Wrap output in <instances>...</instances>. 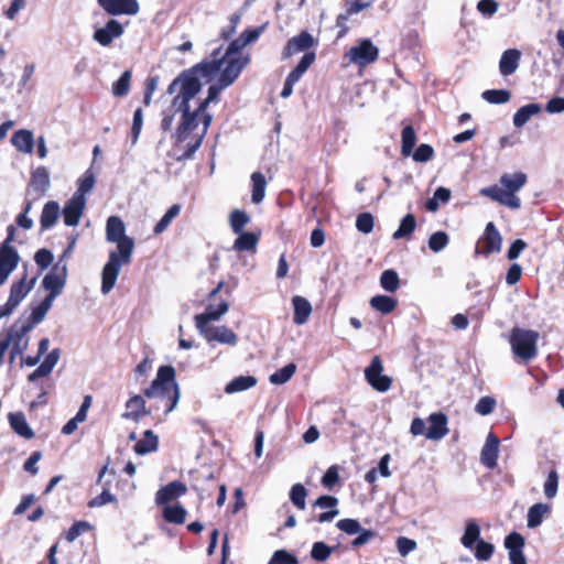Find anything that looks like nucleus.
<instances>
[{"label": "nucleus", "instance_id": "obj_1", "mask_svg": "<svg viewBox=\"0 0 564 564\" xmlns=\"http://www.w3.org/2000/svg\"><path fill=\"white\" fill-rule=\"evenodd\" d=\"M245 67L241 61L216 48L209 58L184 70L170 84L167 93L174 95L173 107L183 112L174 133L176 142H184L202 121L203 133L195 148L199 145L213 121L207 107L218 102L220 93L237 80Z\"/></svg>", "mask_w": 564, "mask_h": 564}, {"label": "nucleus", "instance_id": "obj_2", "mask_svg": "<svg viewBox=\"0 0 564 564\" xmlns=\"http://www.w3.org/2000/svg\"><path fill=\"white\" fill-rule=\"evenodd\" d=\"M106 239L117 245L110 251L108 261L101 272V293L108 294L116 285L122 265L131 262L134 240L126 235V225L118 216H110L106 223Z\"/></svg>", "mask_w": 564, "mask_h": 564}, {"label": "nucleus", "instance_id": "obj_3", "mask_svg": "<svg viewBox=\"0 0 564 564\" xmlns=\"http://www.w3.org/2000/svg\"><path fill=\"white\" fill-rule=\"evenodd\" d=\"M527 180V175L522 172L505 173L499 180L501 186L485 187L479 193L509 208L519 209L521 202L517 193L525 185Z\"/></svg>", "mask_w": 564, "mask_h": 564}, {"label": "nucleus", "instance_id": "obj_4", "mask_svg": "<svg viewBox=\"0 0 564 564\" xmlns=\"http://www.w3.org/2000/svg\"><path fill=\"white\" fill-rule=\"evenodd\" d=\"M149 399L159 398L164 402L165 413H171L177 405L181 397L180 387L175 381V370L172 366L159 368L155 379L144 390Z\"/></svg>", "mask_w": 564, "mask_h": 564}, {"label": "nucleus", "instance_id": "obj_5", "mask_svg": "<svg viewBox=\"0 0 564 564\" xmlns=\"http://www.w3.org/2000/svg\"><path fill=\"white\" fill-rule=\"evenodd\" d=\"M540 334L536 330L514 327L511 330L509 344L516 357L528 361L538 355Z\"/></svg>", "mask_w": 564, "mask_h": 564}, {"label": "nucleus", "instance_id": "obj_6", "mask_svg": "<svg viewBox=\"0 0 564 564\" xmlns=\"http://www.w3.org/2000/svg\"><path fill=\"white\" fill-rule=\"evenodd\" d=\"M8 236L0 246V286L4 285L11 273L18 268L20 254L12 246L15 236V226L7 228Z\"/></svg>", "mask_w": 564, "mask_h": 564}, {"label": "nucleus", "instance_id": "obj_7", "mask_svg": "<svg viewBox=\"0 0 564 564\" xmlns=\"http://www.w3.org/2000/svg\"><path fill=\"white\" fill-rule=\"evenodd\" d=\"M36 278L30 280L24 274L19 281L13 282L10 286L9 297L4 305L0 306V319L10 316L20 303L33 290Z\"/></svg>", "mask_w": 564, "mask_h": 564}, {"label": "nucleus", "instance_id": "obj_8", "mask_svg": "<svg viewBox=\"0 0 564 564\" xmlns=\"http://www.w3.org/2000/svg\"><path fill=\"white\" fill-rule=\"evenodd\" d=\"M378 56L379 48L370 40L364 39L351 46L344 57L349 64H356L362 68L377 61Z\"/></svg>", "mask_w": 564, "mask_h": 564}, {"label": "nucleus", "instance_id": "obj_9", "mask_svg": "<svg viewBox=\"0 0 564 564\" xmlns=\"http://www.w3.org/2000/svg\"><path fill=\"white\" fill-rule=\"evenodd\" d=\"M66 276L67 264L66 262H63V259H59L54 269L43 279V286L50 292V294L46 296L47 299L54 301L55 297L62 293Z\"/></svg>", "mask_w": 564, "mask_h": 564}, {"label": "nucleus", "instance_id": "obj_10", "mask_svg": "<svg viewBox=\"0 0 564 564\" xmlns=\"http://www.w3.org/2000/svg\"><path fill=\"white\" fill-rule=\"evenodd\" d=\"M383 366L378 356L373 357L369 367L365 370V376L370 386L380 392H386L391 387V379L382 375Z\"/></svg>", "mask_w": 564, "mask_h": 564}, {"label": "nucleus", "instance_id": "obj_11", "mask_svg": "<svg viewBox=\"0 0 564 564\" xmlns=\"http://www.w3.org/2000/svg\"><path fill=\"white\" fill-rule=\"evenodd\" d=\"M32 330L31 326L23 324L19 328H12L6 339H10L12 349L10 352L11 361L14 360L15 356H21L29 347V333Z\"/></svg>", "mask_w": 564, "mask_h": 564}, {"label": "nucleus", "instance_id": "obj_12", "mask_svg": "<svg viewBox=\"0 0 564 564\" xmlns=\"http://www.w3.org/2000/svg\"><path fill=\"white\" fill-rule=\"evenodd\" d=\"M198 332L208 343L217 341L219 344L235 346L238 341V336L226 326H209Z\"/></svg>", "mask_w": 564, "mask_h": 564}, {"label": "nucleus", "instance_id": "obj_13", "mask_svg": "<svg viewBox=\"0 0 564 564\" xmlns=\"http://www.w3.org/2000/svg\"><path fill=\"white\" fill-rule=\"evenodd\" d=\"M524 544V538L520 533L512 532L506 536L505 547L508 550L511 564H528L523 554Z\"/></svg>", "mask_w": 564, "mask_h": 564}, {"label": "nucleus", "instance_id": "obj_14", "mask_svg": "<svg viewBox=\"0 0 564 564\" xmlns=\"http://www.w3.org/2000/svg\"><path fill=\"white\" fill-rule=\"evenodd\" d=\"M316 44L317 42L315 41V39L310 33L303 31L299 35L289 40L282 52V57L289 58L294 54L314 47Z\"/></svg>", "mask_w": 564, "mask_h": 564}, {"label": "nucleus", "instance_id": "obj_15", "mask_svg": "<svg viewBox=\"0 0 564 564\" xmlns=\"http://www.w3.org/2000/svg\"><path fill=\"white\" fill-rule=\"evenodd\" d=\"M99 6L109 14H137L139 4L137 0H98Z\"/></svg>", "mask_w": 564, "mask_h": 564}, {"label": "nucleus", "instance_id": "obj_16", "mask_svg": "<svg viewBox=\"0 0 564 564\" xmlns=\"http://www.w3.org/2000/svg\"><path fill=\"white\" fill-rule=\"evenodd\" d=\"M86 206V198H72L65 204L62 215L64 224L69 227L77 226Z\"/></svg>", "mask_w": 564, "mask_h": 564}, {"label": "nucleus", "instance_id": "obj_17", "mask_svg": "<svg viewBox=\"0 0 564 564\" xmlns=\"http://www.w3.org/2000/svg\"><path fill=\"white\" fill-rule=\"evenodd\" d=\"M123 33L122 25L117 20H110L108 23L94 32V40L102 46H108L113 40L120 37Z\"/></svg>", "mask_w": 564, "mask_h": 564}, {"label": "nucleus", "instance_id": "obj_18", "mask_svg": "<svg viewBox=\"0 0 564 564\" xmlns=\"http://www.w3.org/2000/svg\"><path fill=\"white\" fill-rule=\"evenodd\" d=\"M429 427L426 438L431 441H440L448 434L447 417L445 414L437 412L432 413L427 417Z\"/></svg>", "mask_w": 564, "mask_h": 564}, {"label": "nucleus", "instance_id": "obj_19", "mask_svg": "<svg viewBox=\"0 0 564 564\" xmlns=\"http://www.w3.org/2000/svg\"><path fill=\"white\" fill-rule=\"evenodd\" d=\"M499 444L500 441L495 434L489 433L487 435L485 445L482 446L480 453V460L487 468L492 469L496 467L499 453Z\"/></svg>", "mask_w": 564, "mask_h": 564}, {"label": "nucleus", "instance_id": "obj_20", "mask_svg": "<svg viewBox=\"0 0 564 564\" xmlns=\"http://www.w3.org/2000/svg\"><path fill=\"white\" fill-rule=\"evenodd\" d=\"M228 310L229 305L227 302H221L217 307L209 305L204 313L195 316L196 328L199 330L209 327L210 322L219 321Z\"/></svg>", "mask_w": 564, "mask_h": 564}, {"label": "nucleus", "instance_id": "obj_21", "mask_svg": "<svg viewBox=\"0 0 564 564\" xmlns=\"http://www.w3.org/2000/svg\"><path fill=\"white\" fill-rule=\"evenodd\" d=\"M501 236L492 223H488L485 232L481 237L480 243L482 245L481 253L490 254L499 252L501 249Z\"/></svg>", "mask_w": 564, "mask_h": 564}, {"label": "nucleus", "instance_id": "obj_22", "mask_svg": "<svg viewBox=\"0 0 564 564\" xmlns=\"http://www.w3.org/2000/svg\"><path fill=\"white\" fill-rule=\"evenodd\" d=\"M11 144L23 154H32L34 150V134L29 129H19L11 135Z\"/></svg>", "mask_w": 564, "mask_h": 564}, {"label": "nucleus", "instance_id": "obj_23", "mask_svg": "<svg viewBox=\"0 0 564 564\" xmlns=\"http://www.w3.org/2000/svg\"><path fill=\"white\" fill-rule=\"evenodd\" d=\"M187 487L181 481H172L162 487L155 495V501L159 505H165L173 499L185 495Z\"/></svg>", "mask_w": 564, "mask_h": 564}, {"label": "nucleus", "instance_id": "obj_24", "mask_svg": "<svg viewBox=\"0 0 564 564\" xmlns=\"http://www.w3.org/2000/svg\"><path fill=\"white\" fill-rule=\"evenodd\" d=\"M521 52L517 48L506 50L499 61V72L502 76H510L513 74L520 64Z\"/></svg>", "mask_w": 564, "mask_h": 564}, {"label": "nucleus", "instance_id": "obj_25", "mask_svg": "<svg viewBox=\"0 0 564 564\" xmlns=\"http://www.w3.org/2000/svg\"><path fill=\"white\" fill-rule=\"evenodd\" d=\"M59 357V349H53L51 352L46 355L42 364L29 376V380L35 381L39 378L48 376L57 365Z\"/></svg>", "mask_w": 564, "mask_h": 564}, {"label": "nucleus", "instance_id": "obj_26", "mask_svg": "<svg viewBox=\"0 0 564 564\" xmlns=\"http://www.w3.org/2000/svg\"><path fill=\"white\" fill-rule=\"evenodd\" d=\"M50 175L44 166L35 169L31 174L30 186L39 195H44L50 188Z\"/></svg>", "mask_w": 564, "mask_h": 564}, {"label": "nucleus", "instance_id": "obj_27", "mask_svg": "<svg viewBox=\"0 0 564 564\" xmlns=\"http://www.w3.org/2000/svg\"><path fill=\"white\" fill-rule=\"evenodd\" d=\"M8 420L11 429L20 436L30 440L34 436L33 430L30 427L25 415L22 412L9 413Z\"/></svg>", "mask_w": 564, "mask_h": 564}, {"label": "nucleus", "instance_id": "obj_28", "mask_svg": "<svg viewBox=\"0 0 564 564\" xmlns=\"http://www.w3.org/2000/svg\"><path fill=\"white\" fill-rule=\"evenodd\" d=\"M292 305L294 308V323L296 325L305 324L312 314L311 303L305 297L295 295L292 299Z\"/></svg>", "mask_w": 564, "mask_h": 564}, {"label": "nucleus", "instance_id": "obj_29", "mask_svg": "<svg viewBox=\"0 0 564 564\" xmlns=\"http://www.w3.org/2000/svg\"><path fill=\"white\" fill-rule=\"evenodd\" d=\"M127 412L122 414V417L133 421H139L143 415L149 414L145 409L144 399L141 395H133L126 403Z\"/></svg>", "mask_w": 564, "mask_h": 564}, {"label": "nucleus", "instance_id": "obj_30", "mask_svg": "<svg viewBox=\"0 0 564 564\" xmlns=\"http://www.w3.org/2000/svg\"><path fill=\"white\" fill-rule=\"evenodd\" d=\"M248 45V40H245V36L240 35L238 39L234 40L223 52L229 58H236L242 62L243 66H247L250 62L249 54L243 52V48Z\"/></svg>", "mask_w": 564, "mask_h": 564}, {"label": "nucleus", "instance_id": "obj_31", "mask_svg": "<svg viewBox=\"0 0 564 564\" xmlns=\"http://www.w3.org/2000/svg\"><path fill=\"white\" fill-rule=\"evenodd\" d=\"M61 214V208L57 202L50 200L47 202L42 210L40 224L43 230L50 229L53 227L58 219Z\"/></svg>", "mask_w": 564, "mask_h": 564}, {"label": "nucleus", "instance_id": "obj_32", "mask_svg": "<svg viewBox=\"0 0 564 564\" xmlns=\"http://www.w3.org/2000/svg\"><path fill=\"white\" fill-rule=\"evenodd\" d=\"M551 511V507L546 503H535L529 508L527 514V525L530 529H535L543 522L545 516Z\"/></svg>", "mask_w": 564, "mask_h": 564}, {"label": "nucleus", "instance_id": "obj_33", "mask_svg": "<svg viewBox=\"0 0 564 564\" xmlns=\"http://www.w3.org/2000/svg\"><path fill=\"white\" fill-rule=\"evenodd\" d=\"M256 384L257 379L253 376H239L234 378L230 382L226 384L225 392L227 394H234L237 392H242L248 389H251Z\"/></svg>", "mask_w": 564, "mask_h": 564}, {"label": "nucleus", "instance_id": "obj_34", "mask_svg": "<svg viewBox=\"0 0 564 564\" xmlns=\"http://www.w3.org/2000/svg\"><path fill=\"white\" fill-rule=\"evenodd\" d=\"M252 194L251 200L254 204H260L265 196L267 181L261 172H253L251 174Z\"/></svg>", "mask_w": 564, "mask_h": 564}, {"label": "nucleus", "instance_id": "obj_35", "mask_svg": "<svg viewBox=\"0 0 564 564\" xmlns=\"http://www.w3.org/2000/svg\"><path fill=\"white\" fill-rule=\"evenodd\" d=\"M541 111V106L538 104H529L520 109L513 116V124L517 128L523 127L533 116Z\"/></svg>", "mask_w": 564, "mask_h": 564}, {"label": "nucleus", "instance_id": "obj_36", "mask_svg": "<svg viewBox=\"0 0 564 564\" xmlns=\"http://www.w3.org/2000/svg\"><path fill=\"white\" fill-rule=\"evenodd\" d=\"M479 540L480 527L476 523L475 520L467 521L464 534L460 539L463 546L470 550L474 547L475 543H478Z\"/></svg>", "mask_w": 564, "mask_h": 564}, {"label": "nucleus", "instance_id": "obj_37", "mask_svg": "<svg viewBox=\"0 0 564 564\" xmlns=\"http://www.w3.org/2000/svg\"><path fill=\"white\" fill-rule=\"evenodd\" d=\"M52 304L53 301L51 299L45 297L37 306H35L32 310L29 321L24 324L31 326V328L33 329L35 325L40 324L44 319L47 312L51 310Z\"/></svg>", "mask_w": 564, "mask_h": 564}, {"label": "nucleus", "instance_id": "obj_38", "mask_svg": "<svg viewBox=\"0 0 564 564\" xmlns=\"http://www.w3.org/2000/svg\"><path fill=\"white\" fill-rule=\"evenodd\" d=\"M369 303L373 310L382 314L391 313L398 304L397 300L388 295H375Z\"/></svg>", "mask_w": 564, "mask_h": 564}, {"label": "nucleus", "instance_id": "obj_39", "mask_svg": "<svg viewBox=\"0 0 564 564\" xmlns=\"http://www.w3.org/2000/svg\"><path fill=\"white\" fill-rule=\"evenodd\" d=\"M158 437L152 431L144 432L143 438L134 445V452L139 455H144L154 452L158 448Z\"/></svg>", "mask_w": 564, "mask_h": 564}, {"label": "nucleus", "instance_id": "obj_40", "mask_svg": "<svg viewBox=\"0 0 564 564\" xmlns=\"http://www.w3.org/2000/svg\"><path fill=\"white\" fill-rule=\"evenodd\" d=\"M187 511L186 509L176 503V505H167L164 508L163 517L167 522L182 524L186 519Z\"/></svg>", "mask_w": 564, "mask_h": 564}, {"label": "nucleus", "instance_id": "obj_41", "mask_svg": "<svg viewBox=\"0 0 564 564\" xmlns=\"http://www.w3.org/2000/svg\"><path fill=\"white\" fill-rule=\"evenodd\" d=\"M235 240L234 249L236 251H253L258 243V236L253 232H241Z\"/></svg>", "mask_w": 564, "mask_h": 564}, {"label": "nucleus", "instance_id": "obj_42", "mask_svg": "<svg viewBox=\"0 0 564 564\" xmlns=\"http://www.w3.org/2000/svg\"><path fill=\"white\" fill-rule=\"evenodd\" d=\"M96 183V177L93 171L87 170L78 180V188L74 196L85 198V195L91 192Z\"/></svg>", "mask_w": 564, "mask_h": 564}, {"label": "nucleus", "instance_id": "obj_43", "mask_svg": "<svg viewBox=\"0 0 564 564\" xmlns=\"http://www.w3.org/2000/svg\"><path fill=\"white\" fill-rule=\"evenodd\" d=\"M249 223V215L241 209H235L229 215V224L235 234H241Z\"/></svg>", "mask_w": 564, "mask_h": 564}, {"label": "nucleus", "instance_id": "obj_44", "mask_svg": "<svg viewBox=\"0 0 564 564\" xmlns=\"http://www.w3.org/2000/svg\"><path fill=\"white\" fill-rule=\"evenodd\" d=\"M451 198V191L448 188H445V187H438L433 197L430 198L426 203H425V208L431 212V213H435L437 212L438 207H440V203H447Z\"/></svg>", "mask_w": 564, "mask_h": 564}, {"label": "nucleus", "instance_id": "obj_45", "mask_svg": "<svg viewBox=\"0 0 564 564\" xmlns=\"http://www.w3.org/2000/svg\"><path fill=\"white\" fill-rule=\"evenodd\" d=\"M296 371V365L291 362L272 373L269 378L272 384H283L288 382Z\"/></svg>", "mask_w": 564, "mask_h": 564}, {"label": "nucleus", "instance_id": "obj_46", "mask_svg": "<svg viewBox=\"0 0 564 564\" xmlns=\"http://www.w3.org/2000/svg\"><path fill=\"white\" fill-rule=\"evenodd\" d=\"M416 221L412 214H408L401 220L399 228L392 235L393 239H401L408 237L415 229Z\"/></svg>", "mask_w": 564, "mask_h": 564}, {"label": "nucleus", "instance_id": "obj_47", "mask_svg": "<svg viewBox=\"0 0 564 564\" xmlns=\"http://www.w3.org/2000/svg\"><path fill=\"white\" fill-rule=\"evenodd\" d=\"M181 212V206L175 204L172 205L167 212L163 215V217L159 220V223L155 225L153 231L156 235L162 234L171 224V221L178 216Z\"/></svg>", "mask_w": 564, "mask_h": 564}, {"label": "nucleus", "instance_id": "obj_48", "mask_svg": "<svg viewBox=\"0 0 564 564\" xmlns=\"http://www.w3.org/2000/svg\"><path fill=\"white\" fill-rule=\"evenodd\" d=\"M334 547L324 542H315L311 550V557L316 562H326L334 552Z\"/></svg>", "mask_w": 564, "mask_h": 564}, {"label": "nucleus", "instance_id": "obj_49", "mask_svg": "<svg viewBox=\"0 0 564 564\" xmlns=\"http://www.w3.org/2000/svg\"><path fill=\"white\" fill-rule=\"evenodd\" d=\"M416 142V135L414 129L411 126H406L402 130V147L401 152L404 156L411 155L413 148Z\"/></svg>", "mask_w": 564, "mask_h": 564}, {"label": "nucleus", "instance_id": "obj_50", "mask_svg": "<svg viewBox=\"0 0 564 564\" xmlns=\"http://www.w3.org/2000/svg\"><path fill=\"white\" fill-rule=\"evenodd\" d=\"M380 284L382 289L388 292H395L400 285V279L394 270H386L380 276Z\"/></svg>", "mask_w": 564, "mask_h": 564}, {"label": "nucleus", "instance_id": "obj_51", "mask_svg": "<svg viewBox=\"0 0 564 564\" xmlns=\"http://www.w3.org/2000/svg\"><path fill=\"white\" fill-rule=\"evenodd\" d=\"M306 496H307V490L305 489V487L301 484H295L292 486L291 490H290V499L292 501V503L301 509V510H304L305 507H306V502H305V499H306Z\"/></svg>", "mask_w": 564, "mask_h": 564}, {"label": "nucleus", "instance_id": "obj_52", "mask_svg": "<svg viewBox=\"0 0 564 564\" xmlns=\"http://www.w3.org/2000/svg\"><path fill=\"white\" fill-rule=\"evenodd\" d=\"M482 98L490 104H506L510 100L511 95L505 89H489L482 93Z\"/></svg>", "mask_w": 564, "mask_h": 564}, {"label": "nucleus", "instance_id": "obj_53", "mask_svg": "<svg viewBox=\"0 0 564 564\" xmlns=\"http://www.w3.org/2000/svg\"><path fill=\"white\" fill-rule=\"evenodd\" d=\"M449 242V237L445 231H436L429 238V248L433 252H441Z\"/></svg>", "mask_w": 564, "mask_h": 564}, {"label": "nucleus", "instance_id": "obj_54", "mask_svg": "<svg viewBox=\"0 0 564 564\" xmlns=\"http://www.w3.org/2000/svg\"><path fill=\"white\" fill-rule=\"evenodd\" d=\"M131 80V72L126 70L120 78L112 85V94L116 97H123L129 93Z\"/></svg>", "mask_w": 564, "mask_h": 564}, {"label": "nucleus", "instance_id": "obj_55", "mask_svg": "<svg viewBox=\"0 0 564 564\" xmlns=\"http://www.w3.org/2000/svg\"><path fill=\"white\" fill-rule=\"evenodd\" d=\"M558 475L556 470H551L543 485L544 495L547 499H553L557 494Z\"/></svg>", "mask_w": 564, "mask_h": 564}, {"label": "nucleus", "instance_id": "obj_56", "mask_svg": "<svg viewBox=\"0 0 564 564\" xmlns=\"http://www.w3.org/2000/svg\"><path fill=\"white\" fill-rule=\"evenodd\" d=\"M495 551V546L484 540H479L475 547V557L478 561H488Z\"/></svg>", "mask_w": 564, "mask_h": 564}, {"label": "nucleus", "instance_id": "obj_57", "mask_svg": "<svg viewBox=\"0 0 564 564\" xmlns=\"http://www.w3.org/2000/svg\"><path fill=\"white\" fill-rule=\"evenodd\" d=\"M356 227L362 234H370L373 230V216L370 213H362L357 216Z\"/></svg>", "mask_w": 564, "mask_h": 564}, {"label": "nucleus", "instance_id": "obj_58", "mask_svg": "<svg viewBox=\"0 0 564 564\" xmlns=\"http://www.w3.org/2000/svg\"><path fill=\"white\" fill-rule=\"evenodd\" d=\"M336 527L340 531H343L349 535L357 534L362 529L360 523L355 519H341L337 522Z\"/></svg>", "mask_w": 564, "mask_h": 564}, {"label": "nucleus", "instance_id": "obj_59", "mask_svg": "<svg viewBox=\"0 0 564 564\" xmlns=\"http://www.w3.org/2000/svg\"><path fill=\"white\" fill-rule=\"evenodd\" d=\"M32 209V203L28 202L24 206V209L21 214H19L15 218V224L18 227L29 230L33 227V219L29 217V213Z\"/></svg>", "mask_w": 564, "mask_h": 564}, {"label": "nucleus", "instance_id": "obj_60", "mask_svg": "<svg viewBox=\"0 0 564 564\" xmlns=\"http://www.w3.org/2000/svg\"><path fill=\"white\" fill-rule=\"evenodd\" d=\"M417 544L414 540L399 536L397 539V550L401 556H406L416 549Z\"/></svg>", "mask_w": 564, "mask_h": 564}, {"label": "nucleus", "instance_id": "obj_61", "mask_svg": "<svg viewBox=\"0 0 564 564\" xmlns=\"http://www.w3.org/2000/svg\"><path fill=\"white\" fill-rule=\"evenodd\" d=\"M268 564H299L295 556L284 550L275 551Z\"/></svg>", "mask_w": 564, "mask_h": 564}, {"label": "nucleus", "instance_id": "obj_62", "mask_svg": "<svg viewBox=\"0 0 564 564\" xmlns=\"http://www.w3.org/2000/svg\"><path fill=\"white\" fill-rule=\"evenodd\" d=\"M117 500L116 496L112 495L108 488H105L102 490V492L95 497L94 499H91L88 503V506L90 508H98V507H102L107 503H112Z\"/></svg>", "mask_w": 564, "mask_h": 564}, {"label": "nucleus", "instance_id": "obj_63", "mask_svg": "<svg viewBox=\"0 0 564 564\" xmlns=\"http://www.w3.org/2000/svg\"><path fill=\"white\" fill-rule=\"evenodd\" d=\"M496 406V401L491 397H482L475 405V411L480 415L490 414Z\"/></svg>", "mask_w": 564, "mask_h": 564}, {"label": "nucleus", "instance_id": "obj_64", "mask_svg": "<svg viewBox=\"0 0 564 564\" xmlns=\"http://www.w3.org/2000/svg\"><path fill=\"white\" fill-rule=\"evenodd\" d=\"M90 524L85 521H80L75 523L69 528V530L66 533V540L68 542H74L79 535H82L84 532L88 531L90 529Z\"/></svg>", "mask_w": 564, "mask_h": 564}]
</instances>
